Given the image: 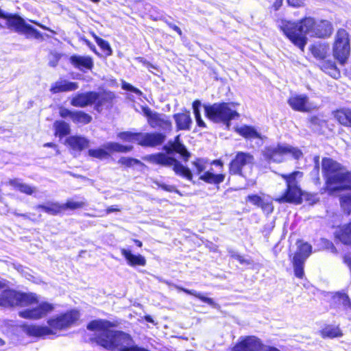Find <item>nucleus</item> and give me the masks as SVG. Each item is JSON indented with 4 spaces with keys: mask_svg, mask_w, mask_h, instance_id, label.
<instances>
[{
    "mask_svg": "<svg viewBox=\"0 0 351 351\" xmlns=\"http://www.w3.org/2000/svg\"><path fill=\"white\" fill-rule=\"evenodd\" d=\"M280 27L289 40L302 51L307 43V36L326 38L330 36L333 30L328 21H316L312 17L298 21H282Z\"/></svg>",
    "mask_w": 351,
    "mask_h": 351,
    "instance_id": "1",
    "label": "nucleus"
},
{
    "mask_svg": "<svg viewBox=\"0 0 351 351\" xmlns=\"http://www.w3.org/2000/svg\"><path fill=\"white\" fill-rule=\"evenodd\" d=\"M321 167L324 189L328 195L351 191V170L329 157L322 158Z\"/></svg>",
    "mask_w": 351,
    "mask_h": 351,
    "instance_id": "2",
    "label": "nucleus"
},
{
    "mask_svg": "<svg viewBox=\"0 0 351 351\" xmlns=\"http://www.w3.org/2000/svg\"><path fill=\"white\" fill-rule=\"evenodd\" d=\"M116 324L109 320L98 319L91 320L86 326L88 330L95 332L93 338L97 345L104 348L114 351L123 343H133L132 336L121 330H113Z\"/></svg>",
    "mask_w": 351,
    "mask_h": 351,
    "instance_id": "3",
    "label": "nucleus"
},
{
    "mask_svg": "<svg viewBox=\"0 0 351 351\" xmlns=\"http://www.w3.org/2000/svg\"><path fill=\"white\" fill-rule=\"evenodd\" d=\"M303 175V172L300 171L280 174V178L285 182L286 188L280 196L274 198V201L278 204H301L303 193L298 179L302 178Z\"/></svg>",
    "mask_w": 351,
    "mask_h": 351,
    "instance_id": "4",
    "label": "nucleus"
},
{
    "mask_svg": "<svg viewBox=\"0 0 351 351\" xmlns=\"http://www.w3.org/2000/svg\"><path fill=\"white\" fill-rule=\"evenodd\" d=\"M1 289L0 306L5 308L27 307L39 302L38 295L33 292H23L7 287Z\"/></svg>",
    "mask_w": 351,
    "mask_h": 351,
    "instance_id": "5",
    "label": "nucleus"
},
{
    "mask_svg": "<svg viewBox=\"0 0 351 351\" xmlns=\"http://www.w3.org/2000/svg\"><path fill=\"white\" fill-rule=\"evenodd\" d=\"M114 95L112 92L104 91L96 93L88 91L75 95L70 103L73 106L84 108L94 104L95 109L100 112L103 106L110 107L112 106Z\"/></svg>",
    "mask_w": 351,
    "mask_h": 351,
    "instance_id": "6",
    "label": "nucleus"
},
{
    "mask_svg": "<svg viewBox=\"0 0 351 351\" xmlns=\"http://www.w3.org/2000/svg\"><path fill=\"white\" fill-rule=\"evenodd\" d=\"M206 117L215 123H223L228 127L232 119L239 117V114L231 110L229 104L226 102L215 103L204 106Z\"/></svg>",
    "mask_w": 351,
    "mask_h": 351,
    "instance_id": "7",
    "label": "nucleus"
},
{
    "mask_svg": "<svg viewBox=\"0 0 351 351\" xmlns=\"http://www.w3.org/2000/svg\"><path fill=\"white\" fill-rule=\"evenodd\" d=\"M0 18L5 20L6 27L14 32L25 34L27 38L32 37L39 39L41 34L31 25L27 24L25 20L16 14L6 13L0 8Z\"/></svg>",
    "mask_w": 351,
    "mask_h": 351,
    "instance_id": "8",
    "label": "nucleus"
},
{
    "mask_svg": "<svg viewBox=\"0 0 351 351\" xmlns=\"http://www.w3.org/2000/svg\"><path fill=\"white\" fill-rule=\"evenodd\" d=\"M290 154L295 160L303 157L301 149L291 145L278 144L276 147L267 146L263 150V156L268 162L280 163L282 161V156Z\"/></svg>",
    "mask_w": 351,
    "mask_h": 351,
    "instance_id": "9",
    "label": "nucleus"
},
{
    "mask_svg": "<svg viewBox=\"0 0 351 351\" xmlns=\"http://www.w3.org/2000/svg\"><path fill=\"white\" fill-rule=\"evenodd\" d=\"M296 245L295 252L289 254V257L292 256L291 263L295 276L302 279L304 276V263L312 252V246L302 239L296 241Z\"/></svg>",
    "mask_w": 351,
    "mask_h": 351,
    "instance_id": "10",
    "label": "nucleus"
},
{
    "mask_svg": "<svg viewBox=\"0 0 351 351\" xmlns=\"http://www.w3.org/2000/svg\"><path fill=\"white\" fill-rule=\"evenodd\" d=\"M80 313L75 309L68 310L47 319L48 328L51 329V335H55L58 331L66 330L73 326L79 319Z\"/></svg>",
    "mask_w": 351,
    "mask_h": 351,
    "instance_id": "11",
    "label": "nucleus"
},
{
    "mask_svg": "<svg viewBox=\"0 0 351 351\" xmlns=\"http://www.w3.org/2000/svg\"><path fill=\"white\" fill-rule=\"evenodd\" d=\"M334 58L341 64H344L350 55V38L344 29L337 30L332 45Z\"/></svg>",
    "mask_w": 351,
    "mask_h": 351,
    "instance_id": "12",
    "label": "nucleus"
},
{
    "mask_svg": "<svg viewBox=\"0 0 351 351\" xmlns=\"http://www.w3.org/2000/svg\"><path fill=\"white\" fill-rule=\"evenodd\" d=\"M254 157L250 152H237L228 165V173L232 176H243V168L247 165H252Z\"/></svg>",
    "mask_w": 351,
    "mask_h": 351,
    "instance_id": "13",
    "label": "nucleus"
},
{
    "mask_svg": "<svg viewBox=\"0 0 351 351\" xmlns=\"http://www.w3.org/2000/svg\"><path fill=\"white\" fill-rule=\"evenodd\" d=\"M36 304V307L26 308L19 312V316L24 319L38 320L47 316L55 309L54 304L47 301L38 302Z\"/></svg>",
    "mask_w": 351,
    "mask_h": 351,
    "instance_id": "14",
    "label": "nucleus"
},
{
    "mask_svg": "<svg viewBox=\"0 0 351 351\" xmlns=\"http://www.w3.org/2000/svg\"><path fill=\"white\" fill-rule=\"evenodd\" d=\"M264 345L255 336L241 337L232 348V351H262Z\"/></svg>",
    "mask_w": 351,
    "mask_h": 351,
    "instance_id": "15",
    "label": "nucleus"
},
{
    "mask_svg": "<svg viewBox=\"0 0 351 351\" xmlns=\"http://www.w3.org/2000/svg\"><path fill=\"white\" fill-rule=\"evenodd\" d=\"M166 135L159 132H141L139 134L138 145L143 147H156L161 145Z\"/></svg>",
    "mask_w": 351,
    "mask_h": 351,
    "instance_id": "16",
    "label": "nucleus"
},
{
    "mask_svg": "<svg viewBox=\"0 0 351 351\" xmlns=\"http://www.w3.org/2000/svg\"><path fill=\"white\" fill-rule=\"evenodd\" d=\"M142 110L151 127H158L169 130L171 129L172 123L170 120L163 119L161 114L152 112L148 106H143Z\"/></svg>",
    "mask_w": 351,
    "mask_h": 351,
    "instance_id": "17",
    "label": "nucleus"
},
{
    "mask_svg": "<svg viewBox=\"0 0 351 351\" xmlns=\"http://www.w3.org/2000/svg\"><path fill=\"white\" fill-rule=\"evenodd\" d=\"M287 103L293 110L297 112H309L313 109L306 95H292L288 98Z\"/></svg>",
    "mask_w": 351,
    "mask_h": 351,
    "instance_id": "18",
    "label": "nucleus"
},
{
    "mask_svg": "<svg viewBox=\"0 0 351 351\" xmlns=\"http://www.w3.org/2000/svg\"><path fill=\"white\" fill-rule=\"evenodd\" d=\"M163 149L167 154H180L184 162H187L191 156L185 145L180 141L179 136H177L173 141H169L167 145L164 146Z\"/></svg>",
    "mask_w": 351,
    "mask_h": 351,
    "instance_id": "19",
    "label": "nucleus"
},
{
    "mask_svg": "<svg viewBox=\"0 0 351 351\" xmlns=\"http://www.w3.org/2000/svg\"><path fill=\"white\" fill-rule=\"evenodd\" d=\"M22 330L28 337L45 338L51 335V330L48 326L36 324H23Z\"/></svg>",
    "mask_w": 351,
    "mask_h": 351,
    "instance_id": "20",
    "label": "nucleus"
},
{
    "mask_svg": "<svg viewBox=\"0 0 351 351\" xmlns=\"http://www.w3.org/2000/svg\"><path fill=\"white\" fill-rule=\"evenodd\" d=\"M245 202H250L252 205L260 208L266 215H270L274 212V207L271 201H265L258 194H250L245 197Z\"/></svg>",
    "mask_w": 351,
    "mask_h": 351,
    "instance_id": "21",
    "label": "nucleus"
},
{
    "mask_svg": "<svg viewBox=\"0 0 351 351\" xmlns=\"http://www.w3.org/2000/svg\"><path fill=\"white\" fill-rule=\"evenodd\" d=\"M173 119L178 131L189 130L191 129L192 120L189 111L174 114Z\"/></svg>",
    "mask_w": 351,
    "mask_h": 351,
    "instance_id": "22",
    "label": "nucleus"
},
{
    "mask_svg": "<svg viewBox=\"0 0 351 351\" xmlns=\"http://www.w3.org/2000/svg\"><path fill=\"white\" fill-rule=\"evenodd\" d=\"M335 238L344 245H351V220L339 226L335 233Z\"/></svg>",
    "mask_w": 351,
    "mask_h": 351,
    "instance_id": "23",
    "label": "nucleus"
},
{
    "mask_svg": "<svg viewBox=\"0 0 351 351\" xmlns=\"http://www.w3.org/2000/svg\"><path fill=\"white\" fill-rule=\"evenodd\" d=\"M121 254L130 266H145L146 265V259L141 254H133L131 251L125 248L121 249Z\"/></svg>",
    "mask_w": 351,
    "mask_h": 351,
    "instance_id": "24",
    "label": "nucleus"
},
{
    "mask_svg": "<svg viewBox=\"0 0 351 351\" xmlns=\"http://www.w3.org/2000/svg\"><path fill=\"white\" fill-rule=\"evenodd\" d=\"M177 159L169 156L164 153H156L148 156V160L155 165H159L164 167H173Z\"/></svg>",
    "mask_w": 351,
    "mask_h": 351,
    "instance_id": "25",
    "label": "nucleus"
},
{
    "mask_svg": "<svg viewBox=\"0 0 351 351\" xmlns=\"http://www.w3.org/2000/svg\"><path fill=\"white\" fill-rule=\"evenodd\" d=\"M70 61L75 68L81 71L89 70L93 66V60L88 56H72Z\"/></svg>",
    "mask_w": 351,
    "mask_h": 351,
    "instance_id": "26",
    "label": "nucleus"
},
{
    "mask_svg": "<svg viewBox=\"0 0 351 351\" xmlns=\"http://www.w3.org/2000/svg\"><path fill=\"white\" fill-rule=\"evenodd\" d=\"M226 178V174L223 173H213L211 171H204L199 179L204 182L209 184L219 185L223 182Z\"/></svg>",
    "mask_w": 351,
    "mask_h": 351,
    "instance_id": "27",
    "label": "nucleus"
},
{
    "mask_svg": "<svg viewBox=\"0 0 351 351\" xmlns=\"http://www.w3.org/2000/svg\"><path fill=\"white\" fill-rule=\"evenodd\" d=\"M319 333L322 339H335L341 337L343 333L339 326L326 324L319 331Z\"/></svg>",
    "mask_w": 351,
    "mask_h": 351,
    "instance_id": "28",
    "label": "nucleus"
},
{
    "mask_svg": "<svg viewBox=\"0 0 351 351\" xmlns=\"http://www.w3.org/2000/svg\"><path fill=\"white\" fill-rule=\"evenodd\" d=\"M66 144L73 149L82 152L89 145V141L80 136H71L66 139Z\"/></svg>",
    "mask_w": 351,
    "mask_h": 351,
    "instance_id": "29",
    "label": "nucleus"
},
{
    "mask_svg": "<svg viewBox=\"0 0 351 351\" xmlns=\"http://www.w3.org/2000/svg\"><path fill=\"white\" fill-rule=\"evenodd\" d=\"M332 114L339 123L346 127L351 126V110L340 108L333 111Z\"/></svg>",
    "mask_w": 351,
    "mask_h": 351,
    "instance_id": "30",
    "label": "nucleus"
},
{
    "mask_svg": "<svg viewBox=\"0 0 351 351\" xmlns=\"http://www.w3.org/2000/svg\"><path fill=\"white\" fill-rule=\"evenodd\" d=\"M235 131L246 139H262L261 134L252 125H244L236 128Z\"/></svg>",
    "mask_w": 351,
    "mask_h": 351,
    "instance_id": "31",
    "label": "nucleus"
},
{
    "mask_svg": "<svg viewBox=\"0 0 351 351\" xmlns=\"http://www.w3.org/2000/svg\"><path fill=\"white\" fill-rule=\"evenodd\" d=\"M7 184L12 186L14 189H17L21 193L27 195H32L36 192L35 187L21 182L20 180L18 178L10 179Z\"/></svg>",
    "mask_w": 351,
    "mask_h": 351,
    "instance_id": "32",
    "label": "nucleus"
},
{
    "mask_svg": "<svg viewBox=\"0 0 351 351\" xmlns=\"http://www.w3.org/2000/svg\"><path fill=\"white\" fill-rule=\"evenodd\" d=\"M36 208L51 215H58L63 213L62 204L58 202H50L46 204H38Z\"/></svg>",
    "mask_w": 351,
    "mask_h": 351,
    "instance_id": "33",
    "label": "nucleus"
},
{
    "mask_svg": "<svg viewBox=\"0 0 351 351\" xmlns=\"http://www.w3.org/2000/svg\"><path fill=\"white\" fill-rule=\"evenodd\" d=\"M109 154L113 153H128L133 150L132 145H124L116 142H110L104 145Z\"/></svg>",
    "mask_w": 351,
    "mask_h": 351,
    "instance_id": "34",
    "label": "nucleus"
},
{
    "mask_svg": "<svg viewBox=\"0 0 351 351\" xmlns=\"http://www.w3.org/2000/svg\"><path fill=\"white\" fill-rule=\"evenodd\" d=\"M173 170L176 175L182 178H184L189 181H191L193 178V175L191 169L188 167L183 165L178 160H176L173 167Z\"/></svg>",
    "mask_w": 351,
    "mask_h": 351,
    "instance_id": "35",
    "label": "nucleus"
},
{
    "mask_svg": "<svg viewBox=\"0 0 351 351\" xmlns=\"http://www.w3.org/2000/svg\"><path fill=\"white\" fill-rule=\"evenodd\" d=\"M53 126L55 129L54 134L60 138H62L70 133L69 124L63 121H55Z\"/></svg>",
    "mask_w": 351,
    "mask_h": 351,
    "instance_id": "36",
    "label": "nucleus"
},
{
    "mask_svg": "<svg viewBox=\"0 0 351 351\" xmlns=\"http://www.w3.org/2000/svg\"><path fill=\"white\" fill-rule=\"evenodd\" d=\"M92 117L84 111H74L72 121L75 124L86 125L90 123Z\"/></svg>",
    "mask_w": 351,
    "mask_h": 351,
    "instance_id": "37",
    "label": "nucleus"
},
{
    "mask_svg": "<svg viewBox=\"0 0 351 351\" xmlns=\"http://www.w3.org/2000/svg\"><path fill=\"white\" fill-rule=\"evenodd\" d=\"M139 134L140 132H132L130 131H124L118 133L117 137L123 142H136L138 145Z\"/></svg>",
    "mask_w": 351,
    "mask_h": 351,
    "instance_id": "38",
    "label": "nucleus"
},
{
    "mask_svg": "<svg viewBox=\"0 0 351 351\" xmlns=\"http://www.w3.org/2000/svg\"><path fill=\"white\" fill-rule=\"evenodd\" d=\"M177 289L178 290L182 291L188 295L194 296L195 298L199 299L203 302L207 303L208 304L213 305L214 304L213 300L212 298L206 297L201 294L200 293H198L194 290L187 289L182 287H177Z\"/></svg>",
    "mask_w": 351,
    "mask_h": 351,
    "instance_id": "39",
    "label": "nucleus"
},
{
    "mask_svg": "<svg viewBox=\"0 0 351 351\" xmlns=\"http://www.w3.org/2000/svg\"><path fill=\"white\" fill-rule=\"evenodd\" d=\"M118 163L126 168L132 167L133 166H141L143 167L145 165L138 159L132 157H121Z\"/></svg>",
    "mask_w": 351,
    "mask_h": 351,
    "instance_id": "40",
    "label": "nucleus"
},
{
    "mask_svg": "<svg viewBox=\"0 0 351 351\" xmlns=\"http://www.w3.org/2000/svg\"><path fill=\"white\" fill-rule=\"evenodd\" d=\"M88 205L86 201H79V202H73L71 199H68L64 204H62V210L63 213L66 210H75L77 209H81L84 208Z\"/></svg>",
    "mask_w": 351,
    "mask_h": 351,
    "instance_id": "41",
    "label": "nucleus"
},
{
    "mask_svg": "<svg viewBox=\"0 0 351 351\" xmlns=\"http://www.w3.org/2000/svg\"><path fill=\"white\" fill-rule=\"evenodd\" d=\"M208 163L207 160L202 158H196L194 159V160L192 161V165L193 168L195 169V172L197 175H202L206 168V165Z\"/></svg>",
    "mask_w": 351,
    "mask_h": 351,
    "instance_id": "42",
    "label": "nucleus"
},
{
    "mask_svg": "<svg viewBox=\"0 0 351 351\" xmlns=\"http://www.w3.org/2000/svg\"><path fill=\"white\" fill-rule=\"evenodd\" d=\"M88 154L92 158H97L99 160H102L110 156L109 152L105 147L90 149L88 151Z\"/></svg>",
    "mask_w": 351,
    "mask_h": 351,
    "instance_id": "43",
    "label": "nucleus"
},
{
    "mask_svg": "<svg viewBox=\"0 0 351 351\" xmlns=\"http://www.w3.org/2000/svg\"><path fill=\"white\" fill-rule=\"evenodd\" d=\"M322 69L334 78H337L339 75V73L337 71V67L332 62L323 64Z\"/></svg>",
    "mask_w": 351,
    "mask_h": 351,
    "instance_id": "44",
    "label": "nucleus"
},
{
    "mask_svg": "<svg viewBox=\"0 0 351 351\" xmlns=\"http://www.w3.org/2000/svg\"><path fill=\"white\" fill-rule=\"evenodd\" d=\"M340 205L341 208L346 210L347 215L351 213V195H342L340 199Z\"/></svg>",
    "mask_w": 351,
    "mask_h": 351,
    "instance_id": "45",
    "label": "nucleus"
},
{
    "mask_svg": "<svg viewBox=\"0 0 351 351\" xmlns=\"http://www.w3.org/2000/svg\"><path fill=\"white\" fill-rule=\"evenodd\" d=\"M93 37L97 43V44L101 47V49L106 53V55L110 56L112 54V49L109 45V43L103 40L102 38H99L95 34H93Z\"/></svg>",
    "mask_w": 351,
    "mask_h": 351,
    "instance_id": "46",
    "label": "nucleus"
},
{
    "mask_svg": "<svg viewBox=\"0 0 351 351\" xmlns=\"http://www.w3.org/2000/svg\"><path fill=\"white\" fill-rule=\"evenodd\" d=\"M312 53L316 58L324 60L326 57V49L324 46H314L311 49Z\"/></svg>",
    "mask_w": 351,
    "mask_h": 351,
    "instance_id": "47",
    "label": "nucleus"
},
{
    "mask_svg": "<svg viewBox=\"0 0 351 351\" xmlns=\"http://www.w3.org/2000/svg\"><path fill=\"white\" fill-rule=\"evenodd\" d=\"M302 203L304 201L307 202L309 205H313L317 202V199L315 197L314 194L310 193L308 192L304 191L302 190Z\"/></svg>",
    "mask_w": 351,
    "mask_h": 351,
    "instance_id": "48",
    "label": "nucleus"
},
{
    "mask_svg": "<svg viewBox=\"0 0 351 351\" xmlns=\"http://www.w3.org/2000/svg\"><path fill=\"white\" fill-rule=\"evenodd\" d=\"M14 215L16 217H21L24 219L30 220L33 222H36L38 221V219L41 217V215H39L36 218L35 217V214H27V213H17L16 212H14Z\"/></svg>",
    "mask_w": 351,
    "mask_h": 351,
    "instance_id": "49",
    "label": "nucleus"
},
{
    "mask_svg": "<svg viewBox=\"0 0 351 351\" xmlns=\"http://www.w3.org/2000/svg\"><path fill=\"white\" fill-rule=\"evenodd\" d=\"M119 351H150L143 347L137 345H131L129 346H122L119 348Z\"/></svg>",
    "mask_w": 351,
    "mask_h": 351,
    "instance_id": "50",
    "label": "nucleus"
},
{
    "mask_svg": "<svg viewBox=\"0 0 351 351\" xmlns=\"http://www.w3.org/2000/svg\"><path fill=\"white\" fill-rule=\"evenodd\" d=\"M194 115H195V121H196L197 126L199 128H206V125L205 122L203 121V119L201 117V114H200V111L199 109H195Z\"/></svg>",
    "mask_w": 351,
    "mask_h": 351,
    "instance_id": "51",
    "label": "nucleus"
},
{
    "mask_svg": "<svg viewBox=\"0 0 351 351\" xmlns=\"http://www.w3.org/2000/svg\"><path fill=\"white\" fill-rule=\"evenodd\" d=\"M59 114L62 118L70 117L72 120L74 114V111H71L64 107H61L60 108Z\"/></svg>",
    "mask_w": 351,
    "mask_h": 351,
    "instance_id": "52",
    "label": "nucleus"
},
{
    "mask_svg": "<svg viewBox=\"0 0 351 351\" xmlns=\"http://www.w3.org/2000/svg\"><path fill=\"white\" fill-rule=\"evenodd\" d=\"M231 257L239 262L241 264H246L250 265L251 264V262L248 260H245L244 257L240 254H234L231 256Z\"/></svg>",
    "mask_w": 351,
    "mask_h": 351,
    "instance_id": "53",
    "label": "nucleus"
},
{
    "mask_svg": "<svg viewBox=\"0 0 351 351\" xmlns=\"http://www.w3.org/2000/svg\"><path fill=\"white\" fill-rule=\"evenodd\" d=\"M308 121L311 124L313 125H322V120H321L317 115H313L309 117Z\"/></svg>",
    "mask_w": 351,
    "mask_h": 351,
    "instance_id": "54",
    "label": "nucleus"
},
{
    "mask_svg": "<svg viewBox=\"0 0 351 351\" xmlns=\"http://www.w3.org/2000/svg\"><path fill=\"white\" fill-rule=\"evenodd\" d=\"M287 3L290 6L295 8L300 7L304 4L303 0H287Z\"/></svg>",
    "mask_w": 351,
    "mask_h": 351,
    "instance_id": "55",
    "label": "nucleus"
},
{
    "mask_svg": "<svg viewBox=\"0 0 351 351\" xmlns=\"http://www.w3.org/2000/svg\"><path fill=\"white\" fill-rule=\"evenodd\" d=\"M43 147L53 148L54 149L56 155H58L60 154L58 145L54 143H46L43 145Z\"/></svg>",
    "mask_w": 351,
    "mask_h": 351,
    "instance_id": "56",
    "label": "nucleus"
},
{
    "mask_svg": "<svg viewBox=\"0 0 351 351\" xmlns=\"http://www.w3.org/2000/svg\"><path fill=\"white\" fill-rule=\"evenodd\" d=\"M341 298L343 299V304L346 307H351V302L348 295L346 293L341 295Z\"/></svg>",
    "mask_w": 351,
    "mask_h": 351,
    "instance_id": "57",
    "label": "nucleus"
},
{
    "mask_svg": "<svg viewBox=\"0 0 351 351\" xmlns=\"http://www.w3.org/2000/svg\"><path fill=\"white\" fill-rule=\"evenodd\" d=\"M77 85L73 82H64V84H60L59 86H56L55 88H77Z\"/></svg>",
    "mask_w": 351,
    "mask_h": 351,
    "instance_id": "58",
    "label": "nucleus"
},
{
    "mask_svg": "<svg viewBox=\"0 0 351 351\" xmlns=\"http://www.w3.org/2000/svg\"><path fill=\"white\" fill-rule=\"evenodd\" d=\"M343 261L351 271V254H345L343 257Z\"/></svg>",
    "mask_w": 351,
    "mask_h": 351,
    "instance_id": "59",
    "label": "nucleus"
},
{
    "mask_svg": "<svg viewBox=\"0 0 351 351\" xmlns=\"http://www.w3.org/2000/svg\"><path fill=\"white\" fill-rule=\"evenodd\" d=\"M52 58V60H50L49 64L51 66L54 67L57 65L58 62L59 60V58L57 56H53Z\"/></svg>",
    "mask_w": 351,
    "mask_h": 351,
    "instance_id": "60",
    "label": "nucleus"
},
{
    "mask_svg": "<svg viewBox=\"0 0 351 351\" xmlns=\"http://www.w3.org/2000/svg\"><path fill=\"white\" fill-rule=\"evenodd\" d=\"M106 210L107 213H110L114 212H119L120 211V208H119L117 206H111L108 207Z\"/></svg>",
    "mask_w": 351,
    "mask_h": 351,
    "instance_id": "61",
    "label": "nucleus"
},
{
    "mask_svg": "<svg viewBox=\"0 0 351 351\" xmlns=\"http://www.w3.org/2000/svg\"><path fill=\"white\" fill-rule=\"evenodd\" d=\"M210 164L213 165L219 166L221 168L223 167V162L220 159L213 160L210 162Z\"/></svg>",
    "mask_w": 351,
    "mask_h": 351,
    "instance_id": "62",
    "label": "nucleus"
},
{
    "mask_svg": "<svg viewBox=\"0 0 351 351\" xmlns=\"http://www.w3.org/2000/svg\"><path fill=\"white\" fill-rule=\"evenodd\" d=\"M283 0H276V2L274 4V7L275 8V10H277L279 9V8L282 5Z\"/></svg>",
    "mask_w": 351,
    "mask_h": 351,
    "instance_id": "63",
    "label": "nucleus"
},
{
    "mask_svg": "<svg viewBox=\"0 0 351 351\" xmlns=\"http://www.w3.org/2000/svg\"><path fill=\"white\" fill-rule=\"evenodd\" d=\"M201 105V103L198 100H195L193 103V112L195 113V109H199V106Z\"/></svg>",
    "mask_w": 351,
    "mask_h": 351,
    "instance_id": "64",
    "label": "nucleus"
}]
</instances>
